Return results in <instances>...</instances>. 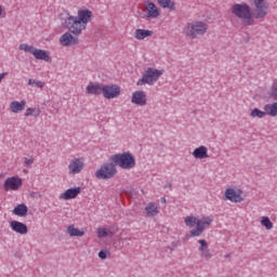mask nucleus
Masks as SVG:
<instances>
[{"instance_id":"b1692460","label":"nucleus","mask_w":277,"mask_h":277,"mask_svg":"<svg viewBox=\"0 0 277 277\" xmlns=\"http://www.w3.org/2000/svg\"><path fill=\"white\" fill-rule=\"evenodd\" d=\"M150 36H153V30L138 28L134 32V38L136 40H145V38H150Z\"/></svg>"},{"instance_id":"393cba45","label":"nucleus","mask_w":277,"mask_h":277,"mask_svg":"<svg viewBox=\"0 0 277 277\" xmlns=\"http://www.w3.org/2000/svg\"><path fill=\"white\" fill-rule=\"evenodd\" d=\"M264 114H266V116H271L272 118H276V116H277V102H275L273 104L264 105Z\"/></svg>"},{"instance_id":"ea45409f","label":"nucleus","mask_w":277,"mask_h":277,"mask_svg":"<svg viewBox=\"0 0 277 277\" xmlns=\"http://www.w3.org/2000/svg\"><path fill=\"white\" fill-rule=\"evenodd\" d=\"M230 253H228V254H226V255H224V259H230Z\"/></svg>"},{"instance_id":"a19ab883","label":"nucleus","mask_w":277,"mask_h":277,"mask_svg":"<svg viewBox=\"0 0 277 277\" xmlns=\"http://www.w3.org/2000/svg\"><path fill=\"white\" fill-rule=\"evenodd\" d=\"M3 14V8L0 5V16Z\"/></svg>"},{"instance_id":"f8f14e48","label":"nucleus","mask_w":277,"mask_h":277,"mask_svg":"<svg viewBox=\"0 0 277 277\" xmlns=\"http://www.w3.org/2000/svg\"><path fill=\"white\" fill-rule=\"evenodd\" d=\"M10 228L11 230H13V233H16L17 235H27V233H29L27 224L19 221H11Z\"/></svg>"},{"instance_id":"ddd939ff","label":"nucleus","mask_w":277,"mask_h":277,"mask_svg":"<svg viewBox=\"0 0 277 277\" xmlns=\"http://www.w3.org/2000/svg\"><path fill=\"white\" fill-rule=\"evenodd\" d=\"M69 174H79L83 170V159L74 158L68 164Z\"/></svg>"},{"instance_id":"a211bd4d","label":"nucleus","mask_w":277,"mask_h":277,"mask_svg":"<svg viewBox=\"0 0 277 277\" xmlns=\"http://www.w3.org/2000/svg\"><path fill=\"white\" fill-rule=\"evenodd\" d=\"M225 198L230 202H243V197H241V194L237 193L233 188H227L225 190Z\"/></svg>"},{"instance_id":"1a4fd4ad","label":"nucleus","mask_w":277,"mask_h":277,"mask_svg":"<svg viewBox=\"0 0 277 277\" xmlns=\"http://www.w3.org/2000/svg\"><path fill=\"white\" fill-rule=\"evenodd\" d=\"M120 87L118 84H105L102 85V94L104 98L111 101L113 98H118L120 96Z\"/></svg>"},{"instance_id":"cd10ccee","label":"nucleus","mask_w":277,"mask_h":277,"mask_svg":"<svg viewBox=\"0 0 277 277\" xmlns=\"http://www.w3.org/2000/svg\"><path fill=\"white\" fill-rule=\"evenodd\" d=\"M158 3L161 5V8L176 10V4L172 0H158Z\"/></svg>"},{"instance_id":"6ab92c4d","label":"nucleus","mask_w":277,"mask_h":277,"mask_svg":"<svg viewBox=\"0 0 277 277\" xmlns=\"http://www.w3.org/2000/svg\"><path fill=\"white\" fill-rule=\"evenodd\" d=\"M193 157H195V159H208L209 149L207 148V146L201 145L195 148V150L193 151Z\"/></svg>"},{"instance_id":"37998d69","label":"nucleus","mask_w":277,"mask_h":277,"mask_svg":"<svg viewBox=\"0 0 277 277\" xmlns=\"http://www.w3.org/2000/svg\"><path fill=\"white\" fill-rule=\"evenodd\" d=\"M24 172H25V174H27L28 171H27V170H24Z\"/></svg>"},{"instance_id":"a878e982","label":"nucleus","mask_w":277,"mask_h":277,"mask_svg":"<svg viewBox=\"0 0 277 277\" xmlns=\"http://www.w3.org/2000/svg\"><path fill=\"white\" fill-rule=\"evenodd\" d=\"M67 235H69V237H83L85 232L75 227V225H69L67 227Z\"/></svg>"},{"instance_id":"79ce46f5","label":"nucleus","mask_w":277,"mask_h":277,"mask_svg":"<svg viewBox=\"0 0 277 277\" xmlns=\"http://www.w3.org/2000/svg\"><path fill=\"white\" fill-rule=\"evenodd\" d=\"M161 202H166V197H162V198H161Z\"/></svg>"},{"instance_id":"58836bf2","label":"nucleus","mask_w":277,"mask_h":277,"mask_svg":"<svg viewBox=\"0 0 277 277\" xmlns=\"http://www.w3.org/2000/svg\"><path fill=\"white\" fill-rule=\"evenodd\" d=\"M164 187H169V189H172V184H171V183H167V184L164 185Z\"/></svg>"},{"instance_id":"39448f33","label":"nucleus","mask_w":277,"mask_h":277,"mask_svg":"<svg viewBox=\"0 0 277 277\" xmlns=\"http://www.w3.org/2000/svg\"><path fill=\"white\" fill-rule=\"evenodd\" d=\"M118 174V169L116 167V162L109 160V162H105L101 166V168L95 172L96 179L100 181H109V179H114Z\"/></svg>"},{"instance_id":"f03ea898","label":"nucleus","mask_w":277,"mask_h":277,"mask_svg":"<svg viewBox=\"0 0 277 277\" xmlns=\"http://www.w3.org/2000/svg\"><path fill=\"white\" fill-rule=\"evenodd\" d=\"M184 223L186 226H188V228H194L196 226L195 229L189 232L190 237H200V235H202V233H205V230H207V228L213 224V217L202 216L201 219H198L196 216L189 215L184 219Z\"/></svg>"},{"instance_id":"4c0bfd02","label":"nucleus","mask_w":277,"mask_h":277,"mask_svg":"<svg viewBox=\"0 0 277 277\" xmlns=\"http://www.w3.org/2000/svg\"><path fill=\"white\" fill-rule=\"evenodd\" d=\"M5 77H8V72L0 74V83L3 81V79H5Z\"/></svg>"},{"instance_id":"f3484780","label":"nucleus","mask_w":277,"mask_h":277,"mask_svg":"<svg viewBox=\"0 0 277 277\" xmlns=\"http://www.w3.org/2000/svg\"><path fill=\"white\" fill-rule=\"evenodd\" d=\"M81 194V187L68 188L60 195L61 200H72Z\"/></svg>"},{"instance_id":"4468645a","label":"nucleus","mask_w":277,"mask_h":277,"mask_svg":"<svg viewBox=\"0 0 277 277\" xmlns=\"http://www.w3.org/2000/svg\"><path fill=\"white\" fill-rule=\"evenodd\" d=\"M85 94L91 96H101V94H103V84L98 82H89L85 88Z\"/></svg>"},{"instance_id":"2eb2a0df","label":"nucleus","mask_w":277,"mask_h":277,"mask_svg":"<svg viewBox=\"0 0 277 277\" xmlns=\"http://www.w3.org/2000/svg\"><path fill=\"white\" fill-rule=\"evenodd\" d=\"M131 103H133V105H138L140 107H144V105H146L147 103L146 92L135 91L132 94Z\"/></svg>"},{"instance_id":"9d476101","label":"nucleus","mask_w":277,"mask_h":277,"mask_svg":"<svg viewBox=\"0 0 277 277\" xmlns=\"http://www.w3.org/2000/svg\"><path fill=\"white\" fill-rule=\"evenodd\" d=\"M5 192H16L23 187V180L21 177H8L3 184Z\"/></svg>"},{"instance_id":"bb28decb","label":"nucleus","mask_w":277,"mask_h":277,"mask_svg":"<svg viewBox=\"0 0 277 277\" xmlns=\"http://www.w3.org/2000/svg\"><path fill=\"white\" fill-rule=\"evenodd\" d=\"M145 211H146L148 217H154V215H158L159 208H157V206L155 203L149 202L146 206Z\"/></svg>"},{"instance_id":"f704fd0d","label":"nucleus","mask_w":277,"mask_h":277,"mask_svg":"<svg viewBox=\"0 0 277 277\" xmlns=\"http://www.w3.org/2000/svg\"><path fill=\"white\" fill-rule=\"evenodd\" d=\"M269 96L277 101V83H274L269 91Z\"/></svg>"},{"instance_id":"72a5a7b5","label":"nucleus","mask_w":277,"mask_h":277,"mask_svg":"<svg viewBox=\"0 0 277 277\" xmlns=\"http://www.w3.org/2000/svg\"><path fill=\"white\" fill-rule=\"evenodd\" d=\"M28 85H36L37 88H44V82L42 81H38V80H35V79H29L28 80Z\"/></svg>"},{"instance_id":"20e7f679","label":"nucleus","mask_w":277,"mask_h":277,"mask_svg":"<svg viewBox=\"0 0 277 277\" xmlns=\"http://www.w3.org/2000/svg\"><path fill=\"white\" fill-rule=\"evenodd\" d=\"M109 161H113L116 167L119 166L122 170H133L135 168V156L131 151L113 155Z\"/></svg>"},{"instance_id":"412c9836","label":"nucleus","mask_w":277,"mask_h":277,"mask_svg":"<svg viewBox=\"0 0 277 277\" xmlns=\"http://www.w3.org/2000/svg\"><path fill=\"white\" fill-rule=\"evenodd\" d=\"M27 105V101L23 100L22 102L18 101H13L10 104V110L13 114H19V111H24L25 110V106Z\"/></svg>"},{"instance_id":"c85d7f7f","label":"nucleus","mask_w":277,"mask_h":277,"mask_svg":"<svg viewBox=\"0 0 277 277\" xmlns=\"http://www.w3.org/2000/svg\"><path fill=\"white\" fill-rule=\"evenodd\" d=\"M19 51H24L25 53H30L31 55H34V51L36 50V48L34 45H29L27 43H21L18 45Z\"/></svg>"},{"instance_id":"dca6fc26","label":"nucleus","mask_w":277,"mask_h":277,"mask_svg":"<svg viewBox=\"0 0 277 277\" xmlns=\"http://www.w3.org/2000/svg\"><path fill=\"white\" fill-rule=\"evenodd\" d=\"M199 246V252L201 253V259H206L209 261V259H213V254H211V250L209 249V243H207V240L199 239L198 240Z\"/></svg>"},{"instance_id":"473e14b6","label":"nucleus","mask_w":277,"mask_h":277,"mask_svg":"<svg viewBox=\"0 0 277 277\" xmlns=\"http://www.w3.org/2000/svg\"><path fill=\"white\" fill-rule=\"evenodd\" d=\"M97 237L100 239H103V237H109V233H107V228L105 227L97 228Z\"/></svg>"},{"instance_id":"aec40b11","label":"nucleus","mask_w":277,"mask_h":277,"mask_svg":"<svg viewBox=\"0 0 277 277\" xmlns=\"http://www.w3.org/2000/svg\"><path fill=\"white\" fill-rule=\"evenodd\" d=\"M28 211L29 208H27V205L19 203L12 210V213L13 215H17V217H27Z\"/></svg>"},{"instance_id":"4be33fe9","label":"nucleus","mask_w":277,"mask_h":277,"mask_svg":"<svg viewBox=\"0 0 277 277\" xmlns=\"http://www.w3.org/2000/svg\"><path fill=\"white\" fill-rule=\"evenodd\" d=\"M146 10H147V18H158L159 16V9L157 8V5H155L154 2H148L146 4Z\"/></svg>"},{"instance_id":"6e6552de","label":"nucleus","mask_w":277,"mask_h":277,"mask_svg":"<svg viewBox=\"0 0 277 277\" xmlns=\"http://www.w3.org/2000/svg\"><path fill=\"white\" fill-rule=\"evenodd\" d=\"M253 19L256 18L258 21L261 18H265L267 14H269V3L267 0H253Z\"/></svg>"},{"instance_id":"c756f323","label":"nucleus","mask_w":277,"mask_h":277,"mask_svg":"<svg viewBox=\"0 0 277 277\" xmlns=\"http://www.w3.org/2000/svg\"><path fill=\"white\" fill-rule=\"evenodd\" d=\"M251 118H265V116H267V113H265V110H261L259 108H254L253 110H251L250 113Z\"/></svg>"},{"instance_id":"c9c22d12","label":"nucleus","mask_w":277,"mask_h":277,"mask_svg":"<svg viewBox=\"0 0 277 277\" xmlns=\"http://www.w3.org/2000/svg\"><path fill=\"white\" fill-rule=\"evenodd\" d=\"M24 163H25V166H27L28 168H31V166H34V157L24 158Z\"/></svg>"},{"instance_id":"2f4dec72","label":"nucleus","mask_w":277,"mask_h":277,"mask_svg":"<svg viewBox=\"0 0 277 277\" xmlns=\"http://www.w3.org/2000/svg\"><path fill=\"white\" fill-rule=\"evenodd\" d=\"M25 116L26 118L29 116H35L36 118H38V116H40V109L27 108L25 111Z\"/></svg>"},{"instance_id":"7c9ffc66","label":"nucleus","mask_w":277,"mask_h":277,"mask_svg":"<svg viewBox=\"0 0 277 277\" xmlns=\"http://www.w3.org/2000/svg\"><path fill=\"white\" fill-rule=\"evenodd\" d=\"M261 224L266 228V230H272V228H274V223H272L268 216H263Z\"/></svg>"},{"instance_id":"f257e3e1","label":"nucleus","mask_w":277,"mask_h":277,"mask_svg":"<svg viewBox=\"0 0 277 277\" xmlns=\"http://www.w3.org/2000/svg\"><path fill=\"white\" fill-rule=\"evenodd\" d=\"M94 18V13L88 9L78 10V15L74 16L67 13V17L63 23V27L68 29L74 36H81L83 29L88 27V23H92Z\"/></svg>"},{"instance_id":"5701e85b","label":"nucleus","mask_w":277,"mask_h":277,"mask_svg":"<svg viewBox=\"0 0 277 277\" xmlns=\"http://www.w3.org/2000/svg\"><path fill=\"white\" fill-rule=\"evenodd\" d=\"M32 55L35 56L36 60H43V62H52L49 52H47L45 50L35 48Z\"/></svg>"},{"instance_id":"e433bc0d","label":"nucleus","mask_w":277,"mask_h":277,"mask_svg":"<svg viewBox=\"0 0 277 277\" xmlns=\"http://www.w3.org/2000/svg\"><path fill=\"white\" fill-rule=\"evenodd\" d=\"M98 259H101L102 261H105V259H107V251L101 250L98 252Z\"/></svg>"},{"instance_id":"423d86ee","label":"nucleus","mask_w":277,"mask_h":277,"mask_svg":"<svg viewBox=\"0 0 277 277\" xmlns=\"http://www.w3.org/2000/svg\"><path fill=\"white\" fill-rule=\"evenodd\" d=\"M207 29L209 26L202 22H193L187 24L185 28V36L187 38H192V40H196L198 36H205L207 34Z\"/></svg>"},{"instance_id":"9b49d317","label":"nucleus","mask_w":277,"mask_h":277,"mask_svg":"<svg viewBox=\"0 0 277 277\" xmlns=\"http://www.w3.org/2000/svg\"><path fill=\"white\" fill-rule=\"evenodd\" d=\"M60 42L62 47H72L74 44H78L79 36L72 35V32H65L61 36Z\"/></svg>"},{"instance_id":"7ed1b4c3","label":"nucleus","mask_w":277,"mask_h":277,"mask_svg":"<svg viewBox=\"0 0 277 277\" xmlns=\"http://www.w3.org/2000/svg\"><path fill=\"white\" fill-rule=\"evenodd\" d=\"M232 14L242 21L243 27H252L254 25V17L252 15V8L246 2L236 3L232 6Z\"/></svg>"},{"instance_id":"0eeeda50","label":"nucleus","mask_w":277,"mask_h":277,"mask_svg":"<svg viewBox=\"0 0 277 277\" xmlns=\"http://www.w3.org/2000/svg\"><path fill=\"white\" fill-rule=\"evenodd\" d=\"M161 75H163L162 70L148 67L143 74V77L136 82V85H144L146 83L147 85H155V83L159 81V77H161Z\"/></svg>"}]
</instances>
